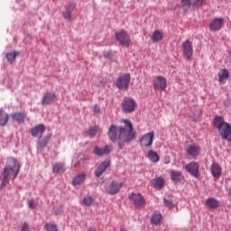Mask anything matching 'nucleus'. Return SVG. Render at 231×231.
Here are the masks:
<instances>
[{
	"label": "nucleus",
	"instance_id": "f257e3e1",
	"mask_svg": "<svg viewBox=\"0 0 231 231\" xmlns=\"http://www.w3.org/2000/svg\"><path fill=\"white\" fill-rule=\"evenodd\" d=\"M125 126H116V125H111L108 129V138L116 143L120 149H124V143H131L133 140H136V131L133 127V123L128 119H122Z\"/></svg>",
	"mask_w": 231,
	"mask_h": 231
},
{
	"label": "nucleus",
	"instance_id": "f03ea898",
	"mask_svg": "<svg viewBox=\"0 0 231 231\" xmlns=\"http://www.w3.org/2000/svg\"><path fill=\"white\" fill-rule=\"evenodd\" d=\"M19 169L21 166L19 165V162L15 158H9L7 161V165L4 169V177L2 180V183L0 185V189H5L8 183H10V180H15L19 175Z\"/></svg>",
	"mask_w": 231,
	"mask_h": 231
},
{
	"label": "nucleus",
	"instance_id": "7ed1b4c3",
	"mask_svg": "<svg viewBox=\"0 0 231 231\" xmlns=\"http://www.w3.org/2000/svg\"><path fill=\"white\" fill-rule=\"evenodd\" d=\"M213 125L216 127L223 140L231 141V125L225 122V117L222 116H215Z\"/></svg>",
	"mask_w": 231,
	"mask_h": 231
},
{
	"label": "nucleus",
	"instance_id": "20e7f679",
	"mask_svg": "<svg viewBox=\"0 0 231 231\" xmlns=\"http://www.w3.org/2000/svg\"><path fill=\"white\" fill-rule=\"evenodd\" d=\"M125 182L122 180H114L106 187V193L110 196H115L120 192V189L124 187Z\"/></svg>",
	"mask_w": 231,
	"mask_h": 231
},
{
	"label": "nucleus",
	"instance_id": "39448f33",
	"mask_svg": "<svg viewBox=\"0 0 231 231\" xmlns=\"http://www.w3.org/2000/svg\"><path fill=\"white\" fill-rule=\"evenodd\" d=\"M129 84H131V74L129 73L119 77L116 81V88L123 91L129 88Z\"/></svg>",
	"mask_w": 231,
	"mask_h": 231
},
{
	"label": "nucleus",
	"instance_id": "423d86ee",
	"mask_svg": "<svg viewBox=\"0 0 231 231\" xmlns=\"http://www.w3.org/2000/svg\"><path fill=\"white\" fill-rule=\"evenodd\" d=\"M116 39L119 42V44L125 46V48H129V46H131V36H129L127 32L124 30L116 32Z\"/></svg>",
	"mask_w": 231,
	"mask_h": 231
},
{
	"label": "nucleus",
	"instance_id": "0eeeda50",
	"mask_svg": "<svg viewBox=\"0 0 231 231\" xmlns=\"http://www.w3.org/2000/svg\"><path fill=\"white\" fill-rule=\"evenodd\" d=\"M153 89L155 91H165L167 89V79L163 76H158L153 81Z\"/></svg>",
	"mask_w": 231,
	"mask_h": 231
},
{
	"label": "nucleus",
	"instance_id": "6e6552de",
	"mask_svg": "<svg viewBox=\"0 0 231 231\" xmlns=\"http://www.w3.org/2000/svg\"><path fill=\"white\" fill-rule=\"evenodd\" d=\"M185 170L193 178H199V164L196 162H190L185 166Z\"/></svg>",
	"mask_w": 231,
	"mask_h": 231
},
{
	"label": "nucleus",
	"instance_id": "1a4fd4ad",
	"mask_svg": "<svg viewBox=\"0 0 231 231\" xmlns=\"http://www.w3.org/2000/svg\"><path fill=\"white\" fill-rule=\"evenodd\" d=\"M122 107L125 113H133L136 109V101L133 98H125L122 102Z\"/></svg>",
	"mask_w": 231,
	"mask_h": 231
},
{
	"label": "nucleus",
	"instance_id": "9d476101",
	"mask_svg": "<svg viewBox=\"0 0 231 231\" xmlns=\"http://www.w3.org/2000/svg\"><path fill=\"white\" fill-rule=\"evenodd\" d=\"M154 131H152L143 135L140 140L142 147H152L154 142Z\"/></svg>",
	"mask_w": 231,
	"mask_h": 231
},
{
	"label": "nucleus",
	"instance_id": "9b49d317",
	"mask_svg": "<svg viewBox=\"0 0 231 231\" xmlns=\"http://www.w3.org/2000/svg\"><path fill=\"white\" fill-rule=\"evenodd\" d=\"M182 51L188 60H190V59H192L194 49L192 48V42H190V41L186 40L182 43Z\"/></svg>",
	"mask_w": 231,
	"mask_h": 231
},
{
	"label": "nucleus",
	"instance_id": "f8f14e48",
	"mask_svg": "<svg viewBox=\"0 0 231 231\" xmlns=\"http://www.w3.org/2000/svg\"><path fill=\"white\" fill-rule=\"evenodd\" d=\"M225 26V18H215L209 24L211 32H219Z\"/></svg>",
	"mask_w": 231,
	"mask_h": 231
},
{
	"label": "nucleus",
	"instance_id": "ddd939ff",
	"mask_svg": "<svg viewBox=\"0 0 231 231\" xmlns=\"http://www.w3.org/2000/svg\"><path fill=\"white\" fill-rule=\"evenodd\" d=\"M131 201H133L134 207H143L145 205V199L140 193H132L129 196Z\"/></svg>",
	"mask_w": 231,
	"mask_h": 231
},
{
	"label": "nucleus",
	"instance_id": "4468645a",
	"mask_svg": "<svg viewBox=\"0 0 231 231\" xmlns=\"http://www.w3.org/2000/svg\"><path fill=\"white\" fill-rule=\"evenodd\" d=\"M57 100V95L51 92H46L42 98V106H50Z\"/></svg>",
	"mask_w": 231,
	"mask_h": 231
},
{
	"label": "nucleus",
	"instance_id": "2eb2a0df",
	"mask_svg": "<svg viewBox=\"0 0 231 231\" xmlns=\"http://www.w3.org/2000/svg\"><path fill=\"white\" fill-rule=\"evenodd\" d=\"M46 132V126L42 124L37 125L31 129V134L34 138L41 137Z\"/></svg>",
	"mask_w": 231,
	"mask_h": 231
},
{
	"label": "nucleus",
	"instance_id": "dca6fc26",
	"mask_svg": "<svg viewBox=\"0 0 231 231\" xmlns=\"http://www.w3.org/2000/svg\"><path fill=\"white\" fill-rule=\"evenodd\" d=\"M113 151V146L106 145L104 148L100 146H95L93 150V154H97V156H105V154H109Z\"/></svg>",
	"mask_w": 231,
	"mask_h": 231
},
{
	"label": "nucleus",
	"instance_id": "f3484780",
	"mask_svg": "<svg viewBox=\"0 0 231 231\" xmlns=\"http://www.w3.org/2000/svg\"><path fill=\"white\" fill-rule=\"evenodd\" d=\"M201 152V147L198 144H191L187 149V154L190 156V158H198L199 156V152Z\"/></svg>",
	"mask_w": 231,
	"mask_h": 231
},
{
	"label": "nucleus",
	"instance_id": "a211bd4d",
	"mask_svg": "<svg viewBox=\"0 0 231 231\" xmlns=\"http://www.w3.org/2000/svg\"><path fill=\"white\" fill-rule=\"evenodd\" d=\"M109 165V162H101L95 171V176H97V178H100V176H102L106 172V171H107Z\"/></svg>",
	"mask_w": 231,
	"mask_h": 231
},
{
	"label": "nucleus",
	"instance_id": "6ab92c4d",
	"mask_svg": "<svg viewBox=\"0 0 231 231\" xmlns=\"http://www.w3.org/2000/svg\"><path fill=\"white\" fill-rule=\"evenodd\" d=\"M230 79V72L226 69H223L218 72V82L220 84H226V82Z\"/></svg>",
	"mask_w": 231,
	"mask_h": 231
},
{
	"label": "nucleus",
	"instance_id": "aec40b11",
	"mask_svg": "<svg viewBox=\"0 0 231 231\" xmlns=\"http://www.w3.org/2000/svg\"><path fill=\"white\" fill-rule=\"evenodd\" d=\"M151 183L153 189H159V190L165 187V180H163L162 177L154 178L152 180Z\"/></svg>",
	"mask_w": 231,
	"mask_h": 231
},
{
	"label": "nucleus",
	"instance_id": "412c9836",
	"mask_svg": "<svg viewBox=\"0 0 231 231\" xmlns=\"http://www.w3.org/2000/svg\"><path fill=\"white\" fill-rule=\"evenodd\" d=\"M11 118L14 122H18V124H23L26 118V114L24 112L13 113L11 114Z\"/></svg>",
	"mask_w": 231,
	"mask_h": 231
},
{
	"label": "nucleus",
	"instance_id": "4be33fe9",
	"mask_svg": "<svg viewBox=\"0 0 231 231\" xmlns=\"http://www.w3.org/2000/svg\"><path fill=\"white\" fill-rule=\"evenodd\" d=\"M171 180L173 183H180L183 180V173L181 171L172 170L171 171Z\"/></svg>",
	"mask_w": 231,
	"mask_h": 231
},
{
	"label": "nucleus",
	"instance_id": "5701e85b",
	"mask_svg": "<svg viewBox=\"0 0 231 231\" xmlns=\"http://www.w3.org/2000/svg\"><path fill=\"white\" fill-rule=\"evenodd\" d=\"M86 178H87L86 173L78 174L76 177L73 178L72 185L74 187H77L79 185H82V183H84V181H86Z\"/></svg>",
	"mask_w": 231,
	"mask_h": 231
},
{
	"label": "nucleus",
	"instance_id": "b1692460",
	"mask_svg": "<svg viewBox=\"0 0 231 231\" xmlns=\"http://www.w3.org/2000/svg\"><path fill=\"white\" fill-rule=\"evenodd\" d=\"M65 171H66V164L62 162H57L52 169L53 174H62V172H65Z\"/></svg>",
	"mask_w": 231,
	"mask_h": 231
},
{
	"label": "nucleus",
	"instance_id": "393cba45",
	"mask_svg": "<svg viewBox=\"0 0 231 231\" xmlns=\"http://www.w3.org/2000/svg\"><path fill=\"white\" fill-rule=\"evenodd\" d=\"M221 165L218 163H214L211 166V174L213 178H219L221 176Z\"/></svg>",
	"mask_w": 231,
	"mask_h": 231
},
{
	"label": "nucleus",
	"instance_id": "a878e982",
	"mask_svg": "<svg viewBox=\"0 0 231 231\" xmlns=\"http://www.w3.org/2000/svg\"><path fill=\"white\" fill-rule=\"evenodd\" d=\"M147 158L152 163H158V162H160V155H158V152H154L152 150H150L148 152Z\"/></svg>",
	"mask_w": 231,
	"mask_h": 231
},
{
	"label": "nucleus",
	"instance_id": "bb28decb",
	"mask_svg": "<svg viewBox=\"0 0 231 231\" xmlns=\"http://www.w3.org/2000/svg\"><path fill=\"white\" fill-rule=\"evenodd\" d=\"M77 4H69V6L66 8L65 12L63 13L64 19H71V12L75 10Z\"/></svg>",
	"mask_w": 231,
	"mask_h": 231
},
{
	"label": "nucleus",
	"instance_id": "cd10ccee",
	"mask_svg": "<svg viewBox=\"0 0 231 231\" xmlns=\"http://www.w3.org/2000/svg\"><path fill=\"white\" fill-rule=\"evenodd\" d=\"M152 42H160V41H163V32L161 31H154L152 35Z\"/></svg>",
	"mask_w": 231,
	"mask_h": 231
},
{
	"label": "nucleus",
	"instance_id": "c85d7f7f",
	"mask_svg": "<svg viewBox=\"0 0 231 231\" xmlns=\"http://www.w3.org/2000/svg\"><path fill=\"white\" fill-rule=\"evenodd\" d=\"M206 204L208 205V207H209V208L213 209H216L219 207V201L214 198H208L206 200Z\"/></svg>",
	"mask_w": 231,
	"mask_h": 231
},
{
	"label": "nucleus",
	"instance_id": "c756f323",
	"mask_svg": "<svg viewBox=\"0 0 231 231\" xmlns=\"http://www.w3.org/2000/svg\"><path fill=\"white\" fill-rule=\"evenodd\" d=\"M10 116L4 110H0V125L4 126L8 124Z\"/></svg>",
	"mask_w": 231,
	"mask_h": 231
},
{
	"label": "nucleus",
	"instance_id": "7c9ffc66",
	"mask_svg": "<svg viewBox=\"0 0 231 231\" xmlns=\"http://www.w3.org/2000/svg\"><path fill=\"white\" fill-rule=\"evenodd\" d=\"M162 214L159 213V214L153 215L151 218L152 225H155V226L162 225Z\"/></svg>",
	"mask_w": 231,
	"mask_h": 231
},
{
	"label": "nucleus",
	"instance_id": "2f4dec72",
	"mask_svg": "<svg viewBox=\"0 0 231 231\" xmlns=\"http://www.w3.org/2000/svg\"><path fill=\"white\" fill-rule=\"evenodd\" d=\"M183 12L187 14L192 5V0H180Z\"/></svg>",
	"mask_w": 231,
	"mask_h": 231
},
{
	"label": "nucleus",
	"instance_id": "473e14b6",
	"mask_svg": "<svg viewBox=\"0 0 231 231\" xmlns=\"http://www.w3.org/2000/svg\"><path fill=\"white\" fill-rule=\"evenodd\" d=\"M48 142H50V136H45L43 139L38 141V147L44 149V147L48 145Z\"/></svg>",
	"mask_w": 231,
	"mask_h": 231
},
{
	"label": "nucleus",
	"instance_id": "72a5a7b5",
	"mask_svg": "<svg viewBox=\"0 0 231 231\" xmlns=\"http://www.w3.org/2000/svg\"><path fill=\"white\" fill-rule=\"evenodd\" d=\"M98 131H100V128L98 126H93L89 128V130L88 131V136H90V138H93L94 136H97Z\"/></svg>",
	"mask_w": 231,
	"mask_h": 231
},
{
	"label": "nucleus",
	"instance_id": "f704fd0d",
	"mask_svg": "<svg viewBox=\"0 0 231 231\" xmlns=\"http://www.w3.org/2000/svg\"><path fill=\"white\" fill-rule=\"evenodd\" d=\"M44 228L46 231H59V226L53 223H46Z\"/></svg>",
	"mask_w": 231,
	"mask_h": 231
},
{
	"label": "nucleus",
	"instance_id": "c9c22d12",
	"mask_svg": "<svg viewBox=\"0 0 231 231\" xmlns=\"http://www.w3.org/2000/svg\"><path fill=\"white\" fill-rule=\"evenodd\" d=\"M17 57V52H9L6 54V59L10 64H14V61L15 60V58Z\"/></svg>",
	"mask_w": 231,
	"mask_h": 231
},
{
	"label": "nucleus",
	"instance_id": "e433bc0d",
	"mask_svg": "<svg viewBox=\"0 0 231 231\" xmlns=\"http://www.w3.org/2000/svg\"><path fill=\"white\" fill-rule=\"evenodd\" d=\"M205 3V0H193L192 6L195 8H201Z\"/></svg>",
	"mask_w": 231,
	"mask_h": 231
},
{
	"label": "nucleus",
	"instance_id": "4c0bfd02",
	"mask_svg": "<svg viewBox=\"0 0 231 231\" xmlns=\"http://www.w3.org/2000/svg\"><path fill=\"white\" fill-rule=\"evenodd\" d=\"M83 203L87 207H91L93 205V198L91 197H86L83 199Z\"/></svg>",
	"mask_w": 231,
	"mask_h": 231
},
{
	"label": "nucleus",
	"instance_id": "58836bf2",
	"mask_svg": "<svg viewBox=\"0 0 231 231\" xmlns=\"http://www.w3.org/2000/svg\"><path fill=\"white\" fill-rule=\"evenodd\" d=\"M163 203L168 208H174V202H172V200L164 199Z\"/></svg>",
	"mask_w": 231,
	"mask_h": 231
},
{
	"label": "nucleus",
	"instance_id": "ea45409f",
	"mask_svg": "<svg viewBox=\"0 0 231 231\" xmlns=\"http://www.w3.org/2000/svg\"><path fill=\"white\" fill-rule=\"evenodd\" d=\"M192 116V118H193V120L195 121V122H198V119L199 118H201V110L200 109H197L196 110V114H194L193 116Z\"/></svg>",
	"mask_w": 231,
	"mask_h": 231
},
{
	"label": "nucleus",
	"instance_id": "a19ab883",
	"mask_svg": "<svg viewBox=\"0 0 231 231\" xmlns=\"http://www.w3.org/2000/svg\"><path fill=\"white\" fill-rule=\"evenodd\" d=\"M20 231H30V225L28 222H23L21 226Z\"/></svg>",
	"mask_w": 231,
	"mask_h": 231
},
{
	"label": "nucleus",
	"instance_id": "79ce46f5",
	"mask_svg": "<svg viewBox=\"0 0 231 231\" xmlns=\"http://www.w3.org/2000/svg\"><path fill=\"white\" fill-rule=\"evenodd\" d=\"M28 207H29V208H35L37 207L35 200H33V199L29 200Z\"/></svg>",
	"mask_w": 231,
	"mask_h": 231
},
{
	"label": "nucleus",
	"instance_id": "37998d69",
	"mask_svg": "<svg viewBox=\"0 0 231 231\" xmlns=\"http://www.w3.org/2000/svg\"><path fill=\"white\" fill-rule=\"evenodd\" d=\"M94 115H100V106L95 105L93 107Z\"/></svg>",
	"mask_w": 231,
	"mask_h": 231
},
{
	"label": "nucleus",
	"instance_id": "c03bdc74",
	"mask_svg": "<svg viewBox=\"0 0 231 231\" xmlns=\"http://www.w3.org/2000/svg\"><path fill=\"white\" fill-rule=\"evenodd\" d=\"M82 162L84 163V162H86V157L84 155L81 156L80 160H79V162Z\"/></svg>",
	"mask_w": 231,
	"mask_h": 231
},
{
	"label": "nucleus",
	"instance_id": "a18cd8bd",
	"mask_svg": "<svg viewBox=\"0 0 231 231\" xmlns=\"http://www.w3.org/2000/svg\"><path fill=\"white\" fill-rule=\"evenodd\" d=\"M85 231H97V230H95V229H87Z\"/></svg>",
	"mask_w": 231,
	"mask_h": 231
}]
</instances>
